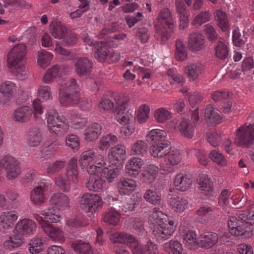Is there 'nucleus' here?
I'll return each mask as SVG.
<instances>
[{
	"label": "nucleus",
	"instance_id": "1",
	"mask_svg": "<svg viewBox=\"0 0 254 254\" xmlns=\"http://www.w3.org/2000/svg\"><path fill=\"white\" fill-rule=\"evenodd\" d=\"M26 52V45L19 44L14 46L7 54V63L10 71L19 79H25L28 76L25 66Z\"/></svg>",
	"mask_w": 254,
	"mask_h": 254
},
{
	"label": "nucleus",
	"instance_id": "2",
	"mask_svg": "<svg viewBox=\"0 0 254 254\" xmlns=\"http://www.w3.org/2000/svg\"><path fill=\"white\" fill-rule=\"evenodd\" d=\"M146 141L151 144L149 153L153 157L162 158L172 147L168 140L166 132L162 129L155 128L148 131L146 136Z\"/></svg>",
	"mask_w": 254,
	"mask_h": 254
},
{
	"label": "nucleus",
	"instance_id": "3",
	"mask_svg": "<svg viewBox=\"0 0 254 254\" xmlns=\"http://www.w3.org/2000/svg\"><path fill=\"white\" fill-rule=\"evenodd\" d=\"M156 37L162 44L165 43L174 31L175 23L170 10L167 7L162 9L157 18Z\"/></svg>",
	"mask_w": 254,
	"mask_h": 254
},
{
	"label": "nucleus",
	"instance_id": "4",
	"mask_svg": "<svg viewBox=\"0 0 254 254\" xmlns=\"http://www.w3.org/2000/svg\"><path fill=\"white\" fill-rule=\"evenodd\" d=\"M114 102H112V109L115 108V119L120 124L126 125L134 122L132 111L125 112L129 101L127 95L123 93H112Z\"/></svg>",
	"mask_w": 254,
	"mask_h": 254
},
{
	"label": "nucleus",
	"instance_id": "5",
	"mask_svg": "<svg viewBox=\"0 0 254 254\" xmlns=\"http://www.w3.org/2000/svg\"><path fill=\"white\" fill-rule=\"evenodd\" d=\"M79 86L76 80L70 78L61 85L59 100L64 106H73L77 104L80 98Z\"/></svg>",
	"mask_w": 254,
	"mask_h": 254
},
{
	"label": "nucleus",
	"instance_id": "6",
	"mask_svg": "<svg viewBox=\"0 0 254 254\" xmlns=\"http://www.w3.org/2000/svg\"><path fill=\"white\" fill-rule=\"evenodd\" d=\"M100 38L104 39L106 42H99L91 39L88 36L84 37L83 41L86 45H88L93 52H94V56L100 62H104L106 59L109 50L107 46V43L110 42L111 36V30L110 28H105L103 29L100 35Z\"/></svg>",
	"mask_w": 254,
	"mask_h": 254
},
{
	"label": "nucleus",
	"instance_id": "7",
	"mask_svg": "<svg viewBox=\"0 0 254 254\" xmlns=\"http://www.w3.org/2000/svg\"><path fill=\"white\" fill-rule=\"evenodd\" d=\"M198 110L197 107L190 113L192 123L184 118L173 120L168 123V127L175 130H179L186 137L192 138L194 134V127L199 119Z\"/></svg>",
	"mask_w": 254,
	"mask_h": 254
},
{
	"label": "nucleus",
	"instance_id": "8",
	"mask_svg": "<svg viewBox=\"0 0 254 254\" xmlns=\"http://www.w3.org/2000/svg\"><path fill=\"white\" fill-rule=\"evenodd\" d=\"M47 126L50 132L57 136H62L67 133L69 128L68 123L60 116L55 109L47 111L46 114Z\"/></svg>",
	"mask_w": 254,
	"mask_h": 254
},
{
	"label": "nucleus",
	"instance_id": "9",
	"mask_svg": "<svg viewBox=\"0 0 254 254\" xmlns=\"http://www.w3.org/2000/svg\"><path fill=\"white\" fill-rule=\"evenodd\" d=\"M79 164L82 167L89 166L87 169L89 175H98L100 168L106 164L103 157L93 149L84 151L81 155Z\"/></svg>",
	"mask_w": 254,
	"mask_h": 254
},
{
	"label": "nucleus",
	"instance_id": "10",
	"mask_svg": "<svg viewBox=\"0 0 254 254\" xmlns=\"http://www.w3.org/2000/svg\"><path fill=\"white\" fill-rule=\"evenodd\" d=\"M254 142V124L244 125L236 131L235 143L242 147H249Z\"/></svg>",
	"mask_w": 254,
	"mask_h": 254
},
{
	"label": "nucleus",
	"instance_id": "11",
	"mask_svg": "<svg viewBox=\"0 0 254 254\" xmlns=\"http://www.w3.org/2000/svg\"><path fill=\"white\" fill-rule=\"evenodd\" d=\"M79 203L81 209L85 212L89 213L90 215L94 214L103 204L100 196L90 193H84L80 198Z\"/></svg>",
	"mask_w": 254,
	"mask_h": 254
},
{
	"label": "nucleus",
	"instance_id": "12",
	"mask_svg": "<svg viewBox=\"0 0 254 254\" xmlns=\"http://www.w3.org/2000/svg\"><path fill=\"white\" fill-rule=\"evenodd\" d=\"M176 229L174 221L169 220L168 223L162 222L156 225L152 232L153 236L158 242H163L172 235Z\"/></svg>",
	"mask_w": 254,
	"mask_h": 254
},
{
	"label": "nucleus",
	"instance_id": "13",
	"mask_svg": "<svg viewBox=\"0 0 254 254\" xmlns=\"http://www.w3.org/2000/svg\"><path fill=\"white\" fill-rule=\"evenodd\" d=\"M17 90L18 92H22L13 81L5 80L1 82L0 83V104L3 105L10 101Z\"/></svg>",
	"mask_w": 254,
	"mask_h": 254
},
{
	"label": "nucleus",
	"instance_id": "14",
	"mask_svg": "<svg viewBox=\"0 0 254 254\" xmlns=\"http://www.w3.org/2000/svg\"><path fill=\"white\" fill-rule=\"evenodd\" d=\"M126 157V151L124 145L120 144L112 147V175L120 173Z\"/></svg>",
	"mask_w": 254,
	"mask_h": 254
},
{
	"label": "nucleus",
	"instance_id": "15",
	"mask_svg": "<svg viewBox=\"0 0 254 254\" xmlns=\"http://www.w3.org/2000/svg\"><path fill=\"white\" fill-rule=\"evenodd\" d=\"M169 192L168 196L172 209L177 212L183 211L188 203V200L175 189H170Z\"/></svg>",
	"mask_w": 254,
	"mask_h": 254
},
{
	"label": "nucleus",
	"instance_id": "16",
	"mask_svg": "<svg viewBox=\"0 0 254 254\" xmlns=\"http://www.w3.org/2000/svg\"><path fill=\"white\" fill-rule=\"evenodd\" d=\"M0 166L4 169L7 175H19L21 173L19 162L10 155H6L0 160Z\"/></svg>",
	"mask_w": 254,
	"mask_h": 254
},
{
	"label": "nucleus",
	"instance_id": "17",
	"mask_svg": "<svg viewBox=\"0 0 254 254\" xmlns=\"http://www.w3.org/2000/svg\"><path fill=\"white\" fill-rule=\"evenodd\" d=\"M196 183L201 191L200 194L201 197L208 198L213 195V183L207 176H198Z\"/></svg>",
	"mask_w": 254,
	"mask_h": 254
},
{
	"label": "nucleus",
	"instance_id": "18",
	"mask_svg": "<svg viewBox=\"0 0 254 254\" xmlns=\"http://www.w3.org/2000/svg\"><path fill=\"white\" fill-rule=\"evenodd\" d=\"M36 228L35 223L29 219L19 221L15 226L16 234L19 235H31L34 234Z\"/></svg>",
	"mask_w": 254,
	"mask_h": 254
},
{
	"label": "nucleus",
	"instance_id": "19",
	"mask_svg": "<svg viewBox=\"0 0 254 254\" xmlns=\"http://www.w3.org/2000/svg\"><path fill=\"white\" fill-rule=\"evenodd\" d=\"M27 144L30 147H37L43 141V136L41 129L37 127L29 128L25 135Z\"/></svg>",
	"mask_w": 254,
	"mask_h": 254
},
{
	"label": "nucleus",
	"instance_id": "20",
	"mask_svg": "<svg viewBox=\"0 0 254 254\" xmlns=\"http://www.w3.org/2000/svg\"><path fill=\"white\" fill-rule=\"evenodd\" d=\"M48 189V184L45 182H41L35 187L30 194V199L35 205H41L45 199L44 193Z\"/></svg>",
	"mask_w": 254,
	"mask_h": 254
},
{
	"label": "nucleus",
	"instance_id": "21",
	"mask_svg": "<svg viewBox=\"0 0 254 254\" xmlns=\"http://www.w3.org/2000/svg\"><path fill=\"white\" fill-rule=\"evenodd\" d=\"M93 63L87 58H80L74 64L75 71L80 76L89 75L93 67Z\"/></svg>",
	"mask_w": 254,
	"mask_h": 254
},
{
	"label": "nucleus",
	"instance_id": "22",
	"mask_svg": "<svg viewBox=\"0 0 254 254\" xmlns=\"http://www.w3.org/2000/svg\"><path fill=\"white\" fill-rule=\"evenodd\" d=\"M188 40V47L192 52L200 51L205 47L204 38L200 33L190 34Z\"/></svg>",
	"mask_w": 254,
	"mask_h": 254
},
{
	"label": "nucleus",
	"instance_id": "23",
	"mask_svg": "<svg viewBox=\"0 0 254 254\" xmlns=\"http://www.w3.org/2000/svg\"><path fill=\"white\" fill-rule=\"evenodd\" d=\"M204 70V65L199 62L190 63L185 68L186 74L191 81H195L197 79Z\"/></svg>",
	"mask_w": 254,
	"mask_h": 254
},
{
	"label": "nucleus",
	"instance_id": "24",
	"mask_svg": "<svg viewBox=\"0 0 254 254\" xmlns=\"http://www.w3.org/2000/svg\"><path fill=\"white\" fill-rule=\"evenodd\" d=\"M32 115V108L25 105L17 108L13 112L12 117L17 122L26 123L30 121Z\"/></svg>",
	"mask_w": 254,
	"mask_h": 254
},
{
	"label": "nucleus",
	"instance_id": "25",
	"mask_svg": "<svg viewBox=\"0 0 254 254\" xmlns=\"http://www.w3.org/2000/svg\"><path fill=\"white\" fill-rule=\"evenodd\" d=\"M175 4L177 13L180 18V28L185 29L188 25L189 11L185 7L184 0H175Z\"/></svg>",
	"mask_w": 254,
	"mask_h": 254
},
{
	"label": "nucleus",
	"instance_id": "26",
	"mask_svg": "<svg viewBox=\"0 0 254 254\" xmlns=\"http://www.w3.org/2000/svg\"><path fill=\"white\" fill-rule=\"evenodd\" d=\"M102 127L100 124L94 123L89 125L84 132V139L87 141H92L98 138L101 134Z\"/></svg>",
	"mask_w": 254,
	"mask_h": 254
},
{
	"label": "nucleus",
	"instance_id": "27",
	"mask_svg": "<svg viewBox=\"0 0 254 254\" xmlns=\"http://www.w3.org/2000/svg\"><path fill=\"white\" fill-rule=\"evenodd\" d=\"M51 205H57L60 209H65L69 207V199L68 196L61 192L54 193L50 197Z\"/></svg>",
	"mask_w": 254,
	"mask_h": 254
},
{
	"label": "nucleus",
	"instance_id": "28",
	"mask_svg": "<svg viewBox=\"0 0 254 254\" xmlns=\"http://www.w3.org/2000/svg\"><path fill=\"white\" fill-rule=\"evenodd\" d=\"M17 218L18 216L15 211L2 212L0 215V226L3 229H8L12 227Z\"/></svg>",
	"mask_w": 254,
	"mask_h": 254
},
{
	"label": "nucleus",
	"instance_id": "29",
	"mask_svg": "<svg viewBox=\"0 0 254 254\" xmlns=\"http://www.w3.org/2000/svg\"><path fill=\"white\" fill-rule=\"evenodd\" d=\"M204 116L206 121L210 124H219L222 120L220 111L211 105L206 108Z\"/></svg>",
	"mask_w": 254,
	"mask_h": 254
},
{
	"label": "nucleus",
	"instance_id": "30",
	"mask_svg": "<svg viewBox=\"0 0 254 254\" xmlns=\"http://www.w3.org/2000/svg\"><path fill=\"white\" fill-rule=\"evenodd\" d=\"M218 238V235L216 233L205 232L200 236L199 245L201 247L210 248L217 243Z\"/></svg>",
	"mask_w": 254,
	"mask_h": 254
},
{
	"label": "nucleus",
	"instance_id": "31",
	"mask_svg": "<svg viewBox=\"0 0 254 254\" xmlns=\"http://www.w3.org/2000/svg\"><path fill=\"white\" fill-rule=\"evenodd\" d=\"M50 31L53 37L56 39H62L67 33L65 26L58 21H53L50 26Z\"/></svg>",
	"mask_w": 254,
	"mask_h": 254
},
{
	"label": "nucleus",
	"instance_id": "32",
	"mask_svg": "<svg viewBox=\"0 0 254 254\" xmlns=\"http://www.w3.org/2000/svg\"><path fill=\"white\" fill-rule=\"evenodd\" d=\"M133 238L130 234L123 232H116L112 234V244H114V247L121 244L128 245Z\"/></svg>",
	"mask_w": 254,
	"mask_h": 254
},
{
	"label": "nucleus",
	"instance_id": "33",
	"mask_svg": "<svg viewBox=\"0 0 254 254\" xmlns=\"http://www.w3.org/2000/svg\"><path fill=\"white\" fill-rule=\"evenodd\" d=\"M105 182L100 176H90L86 186L90 190L99 191L102 189Z\"/></svg>",
	"mask_w": 254,
	"mask_h": 254
},
{
	"label": "nucleus",
	"instance_id": "34",
	"mask_svg": "<svg viewBox=\"0 0 254 254\" xmlns=\"http://www.w3.org/2000/svg\"><path fill=\"white\" fill-rule=\"evenodd\" d=\"M218 26L223 32L229 31V24L227 14L221 10H217L214 14Z\"/></svg>",
	"mask_w": 254,
	"mask_h": 254
},
{
	"label": "nucleus",
	"instance_id": "35",
	"mask_svg": "<svg viewBox=\"0 0 254 254\" xmlns=\"http://www.w3.org/2000/svg\"><path fill=\"white\" fill-rule=\"evenodd\" d=\"M119 192L122 194H128L136 187L135 181L129 179H124L120 183Z\"/></svg>",
	"mask_w": 254,
	"mask_h": 254
},
{
	"label": "nucleus",
	"instance_id": "36",
	"mask_svg": "<svg viewBox=\"0 0 254 254\" xmlns=\"http://www.w3.org/2000/svg\"><path fill=\"white\" fill-rule=\"evenodd\" d=\"M191 181L188 176H176L174 184L176 190L185 191L190 186Z\"/></svg>",
	"mask_w": 254,
	"mask_h": 254
},
{
	"label": "nucleus",
	"instance_id": "37",
	"mask_svg": "<svg viewBox=\"0 0 254 254\" xmlns=\"http://www.w3.org/2000/svg\"><path fill=\"white\" fill-rule=\"evenodd\" d=\"M37 63L43 68L47 67L53 58V54L45 50L42 49L37 53Z\"/></svg>",
	"mask_w": 254,
	"mask_h": 254
},
{
	"label": "nucleus",
	"instance_id": "38",
	"mask_svg": "<svg viewBox=\"0 0 254 254\" xmlns=\"http://www.w3.org/2000/svg\"><path fill=\"white\" fill-rule=\"evenodd\" d=\"M143 161L141 159L137 157H133L129 160L126 165V169L128 175H135L134 172L139 170L143 165Z\"/></svg>",
	"mask_w": 254,
	"mask_h": 254
},
{
	"label": "nucleus",
	"instance_id": "39",
	"mask_svg": "<svg viewBox=\"0 0 254 254\" xmlns=\"http://www.w3.org/2000/svg\"><path fill=\"white\" fill-rule=\"evenodd\" d=\"M60 145L59 142L56 140L46 142L42 151L43 157L45 158H48L52 156L54 152L58 150Z\"/></svg>",
	"mask_w": 254,
	"mask_h": 254
},
{
	"label": "nucleus",
	"instance_id": "40",
	"mask_svg": "<svg viewBox=\"0 0 254 254\" xmlns=\"http://www.w3.org/2000/svg\"><path fill=\"white\" fill-rule=\"evenodd\" d=\"M147 148V144L145 141L142 140H137L132 145L130 154L142 156L146 153Z\"/></svg>",
	"mask_w": 254,
	"mask_h": 254
},
{
	"label": "nucleus",
	"instance_id": "41",
	"mask_svg": "<svg viewBox=\"0 0 254 254\" xmlns=\"http://www.w3.org/2000/svg\"><path fill=\"white\" fill-rule=\"evenodd\" d=\"M164 157H166L167 159L166 164L169 166L166 167H168L169 169V167L172 169L171 166L178 164L182 159V156L179 151L176 150H171V148L170 149L169 152Z\"/></svg>",
	"mask_w": 254,
	"mask_h": 254
},
{
	"label": "nucleus",
	"instance_id": "42",
	"mask_svg": "<svg viewBox=\"0 0 254 254\" xmlns=\"http://www.w3.org/2000/svg\"><path fill=\"white\" fill-rule=\"evenodd\" d=\"M183 242L185 246L189 250L194 249L196 246V234L195 232L189 230L183 236Z\"/></svg>",
	"mask_w": 254,
	"mask_h": 254
},
{
	"label": "nucleus",
	"instance_id": "43",
	"mask_svg": "<svg viewBox=\"0 0 254 254\" xmlns=\"http://www.w3.org/2000/svg\"><path fill=\"white\" fill-rule=\"evenodd\" d=\"M44 231L54 241H63L64 240L63 232L59 228H54L51 224L46 227Z\"/></svg>",
	"mask_w": 254,
	"mask_h": 254
},
{
	"label": "nucleus",
	"instance_id": "44",
	"mask_svg": "<svg viewBox=\"0 0 254 254\" xmlns=\"http://www.w3.org/2000/svg\"><path fill=\"white\" fill-rule=\"evenodd\" d=\"M150 107L147 104L141 105L137 110L136 119L140 124L145 123L149 117Z\"/></svg>",
	"mask_w": 254,
	"mask_h": 254
},
{
	"label": "nucleus",
	"instance_id": "45",
	"mask_svg": "<svg viewBox=\"0 0 254 254\" xmlns=\"http://www.w3.org/2000/svg\"><path fill=\"white\" fill-rule=\"evenodd\" d=\"M211 18V15L209 11H202L194 17L192 24L194 26L199 27L203 23L209 21Z\"/></svg>",
	"mask_w": 254,
	"mask_h": 254
},
{
	"label": "nucleus",
	"instance_id": "46",
	"mask_svg": "<svg viewBox=\"0 0 254 254\" xmlns=\"http://www.w3.org/2000/svg\"><path fill=\"white\" fill-rule=\"evenodd\" d=\"M60 67L58 65H53L47 70L43 77L44 82L49 83L53 81L55 78L61 75Z\"/></svg>",
	"mask_w": 254,
	"mask_h": 254
},
{
	"label": "nucleus",
	"instance_id": "47",
	"mask_svg": "<svg viewBox=\"0 0 254 254\" xmlns=\"http://www.w3.org/2000/svg\"><path fill=\"white\" fill-rule=\"evenodd\" d=\"M229 50L227 44L221 41H219L215 47L216 56L220 60L226 59L229 55Z\"/></svg>",
	"mask_w": 254,
	"mask_h": 254
},
{
	"label": "nucleus",
	"instance_id": "48",
	"mask_svg": "<svg viewBox=\"0 0 254 254\" xmlns=\"http://www.w3.org/2000/svg\"><path fill=\"white\" fill-rule=\"evenodd\" d=\"M45 239L42 237H37L31 240L30 244L29 251L32 254H37L44 249Z\"/></svg>",
	"mask_w": 254,
	"mask_h": 254
},
{
	"label": "nucleus",
	"instance_id": "49",
	"mask_svg": "<svg viewBox=\"0 0 254 254\" xmlns=\"http://www.w3.org/2000/svg\"><path fill=\"white\" fill-rule=\"evenodd\" d=\"M24 243L23 239L18 236L9 237L8 240H5L3 243L4 247L8 250H11L17 247H19Z\"/></svg>",
	"mask_w": 254,
	"mask_h": 254
},
{
	"label": "nucleus",
	"instance_id": "50",
	"mask_svg": "<svg viewBox=\"0 0 254 254\" xmlns=\"http://www.w3.org/2000/svg\"><path fill=\"white\" fill-rule=\"evenodd\" d=\"M40 214L44 216L46 221L51 223H57L60 221V218L61 216L59 213L55 211V210L52 208L51 209H48L47 211H41L40 212Z\"/></svg>",
	"mask_w": 254,
	"mask_h": 254
},
{
	"label": "nucleus",
	"instance_id": "51",
	"mask_svg": "<svg viewBox=\"0 0 254 254\" xmlns=\"http://www.w3.org/2000/svg\"><path fill=\"white\" fill-rule=\"evenodd\" d=\"M154 118L157 122L163 123L171 118V114L167 109L160 108L155 111Z\"/></svg>",
	"mask_w": 254,
	"mask_h": 254
},
{
	"label": "nucleus",
	"instance_id": "52",
	"mask_svg": "<svg viewBox=\"0 0 254 254\" xmlns=\"http://www.w3.org/2000/svg\"><path fill=\"white\" fill-rule=\"evenodd\" d=\"M161 166V168L159 169L157 166L154 164H149L146 168L145 171L149 175H156L159 172L160 175H165V174L170 173L172 172V168L169 167Z\"/></svg>",
	"mask_w": 254,
	"mask_h": 254
},
{
	"label": "nucleus",
	"instance_id": "53",
	"mask_svg": "<svg viewBox=\"0 0 254 254\" xmlns=\"http://www.w3.org/2000/svg\"><path fill=\"white\" fill-rule=\"evenodd\" d=\"M186 49L180 40H177L176 42L175 57L178 61H183L187 57Z\"/></svg>",
	"mask_w": 254,
	"mask_h": 254
},
{
	"label": "nucleus",
	"instance_id": "54",
	"mask_svg": "<svg viewBox=\"0 0 254 254\" xmlns=\"http://www.w3.org/2000/svg\"><path fill=\"white\" fill-rule=\"evenodd\" d=\"M144 197L147 201L152 204H159L161 202V195L156 191L151 190H148L146 191Z\"/></svg>",
	"mask_w": 254,
	"mask_h": 254
},
{
	"label": "nucleus",
	"instance_id": "55",
	"mask_svg": "<svg viewBox=\"0 0 254 254\" xmlns=\"http://www.w3.org/2000/svg\"><path fill=\"white\" fill-rule=\"evenodd\" d=\"M65 143L73 151H77L79 148L80 141L76 135L72 134L67 135L65 139Z\"/></svg>",
	"mask_w": 254,
	"mask_h": 254
},
{
	"label": "nucleus",
	"instance_id": "56",
	"mask_svg": "<svg viewBox=\"0 0 254 254\" xmlns=\"http://www.w3.org/2000/svg\"><path fill=\"white\" fill-rule=\"evenodd\" d=\"M33 115L35 119H37L40 116L42 115L44 111V107L42 104V102L39 98L35 99L32 103Z\"/></svg>",
	"mask_w": 254,
	"mask_h": 254
},
{
	"label": "nucleus",
	"instance_id": "57",
	"mask_svg": "<svg viewBox=\"0 0 254 254\" xmlns=\"http://www.w3.org/2000/svg\"><path fill=\"white\" fill-rule=\"evenodd\" d=\"M72 247L74 251L81 254L88 253L91 250V246L89 243L81 241H76L72 244Z\"/></svg>",
	"mask_w": 254,
	"mask_h": 254
},
{
	"label": "nucleus",
	"instance_id": "58",
	"mask_svg": "<svg viewBox=\"0 0 254 254\" xmlns=\"http://www.w3.org/2000/svg\"><path fill=\"white\" fill-rule=\"evenodd\" d=\"M38 98L43 101H47L52 98L51 88L47 85L40 86L38 90Z\"/></svg>",
	"mask_w": 254,
	"mask_h": 254
},
{
	"label": "nucleus",
	"instance_id": "59",
	"mask_svg": "<svg viewBox=\"0 0 254 254\" xmlns=\"http://www.w3.org/2000/svg\"><path fill=\"white\" fill-rule=\"evenodd\" d=\"M56 185L64 191L70 189V180L68 176H59L56 180Z\"/></svg>",
	"mask_w": 254,
	"mask_h": 254
},
{
	"label": "nucleus",
	"instance_id": "60",
	"mask_svg": "<svg viewBox=\"0 0 254 254\" xmlns=\"http://www.w3.org/2000/svg\"><path fill=\"white\" fill-rule=\"evenodd\" d=\"M209 157L218 165L224 166L226 164V160L224 156L216 150H212L209 154Z\"/></svg>",
	"mask_w": 254,
	"mask_h": 254
},
{
	"label": "nucleus",
	"instance_id": "61",
	"mask_svg": "<svg viewBox=\"0 0 254 254\" xmlns=\"http://www.w3.org/2000/svg\"><path fill=\"white\" fill-rule=\"evenodd\" d=\"M167 73L168 76L170 77L169 80L171 84H183L184 82V80L183 76L181 74L175 73L173 69H169L167 71Z\"/></svg>",
	"mask_w": 254,
	"mask_h": 254
},
{
	"label": "nucleus",
	"instance_id": "62",
	"mask_svg": "<svg viewBox=\"0 0 254 254\" xmlns=\"http://www.w3.org/2000/svg\"><path fill=\"white\" fill-rule=\"evenodd\" d=\"M241 34L239 28H235L232 32V42L234 46L242 47L245 44L244 41L241 38Z\"/></svg>",
	"mask_w": 254,
	"mask_h": 254
},
{
	"label": "nucleus",
	"instance_id": "63",
	"mask_svg": "<svg viewBox=\"0 0 254 254\" xmlns=\"http://www.w3.org/2000/svg\"><path fill=\"white\" fill-rule=\"evenodd\" d=\"M133 232L138 235H142L145 233L144 221L142 219L135 218L133 223Z\"/></svg>",
	"mask_w": 254,
	"mask_h": 254
},
{
	"label": "nucleus",
	"instance_id": "64",
	"mask_svg": "<svg viewBox=\"0 0 254 254\" xmlns=\"http://www.w3.org/2000/svg\"><path fill=\"white\" fill-rule=\"evenodd\" d=\"M128 245L131 249L132 254H144L142 246L134 237Z\"/></svg>",
	"mask_w": 254,
	"mask_h": 254
}]
</instances>
